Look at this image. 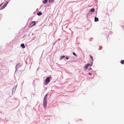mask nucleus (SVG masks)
<instances>
[{
    "label": "nucleus",
    "instance_id": "2eb2a0df",
    "mask_svg": "<svg viewBox=\"0 0 124 124\" xmlns=\"http://www.w3.org/2000/svg\"><path fill=\"white\" fill-rule=\"evenodd\" d=\"M92 14V13L90 12V11H89L88 13L87 14V16H89L91 15V14Z\"/></svg>",
    "mask_w": 124,
    "mask_h": 124
},
{
    "label": "nucleus",
    "instance_id": "20e7f679",
    "mask_svg": "<svg viewBox=\"0 0 124 124\" xmlns=\"http://www.w3.org/2000/svg\"><path fill=\"white\" fill-rule=\"evenodd\" d=\"M47 105V100H43V106L44 107L46 108V107Z\"/></svg>",
    "mask_w": 124,
    "mask_h": 124
},
{
    "label": "nucleus",
    "instance_id": "aec40b11",
    "mask_svg": "<svg viewBox=\"0 0 124 124\" xmlns=\"http://www.w3.org/2000/svg\"><path fill=\"white\" fill-rule=\"evenodd\" d=\"M73 54L75 56H77V54L74 52H73Z\"/></svg>",
    "mask_w": 124,
    "mask_h": 124
},
{
    "label": "nucleus",
    "instance_id": "e433bc0d",
    "mask_svg": "<svg viewBox=\"0 0 124 124\" xmlns=\"http://www.w3.org/2000/svg\"><path fill=\"white\" fill-rule=\"evenodd\" d=\"M0 113H2V112H1V111H0Z\"/></svg>",
    "mask_w": 124,
    "mask_h": 124
},
{
    "label": "nucleus",
    "instance_id": "a878e982",
    "mask_svg": "<svg viewBox=\"0 0 124 124\" xmlns=\"http://www.w3.org/2000/svg\"><path fill=\"white\" fill-rule=\"evenodd\" d=\"M102 47L101 46H100L99 47V49L100 50H101L102 49Z\"/></svg>",
    "mask_w": 124,
    "mask_h": 124
},
{
    "label": "nucleus",
    "instance_id": "6e6552de",
    "mask_svg": "<svg viewBox=\"0 0 124 124\" xmlns=\"http://www.w3.org/2000/svg\"><path fill=\"white\" fill-rule=\"evenodd\" d=\"M37 15L38 16H40L42 14V12L41 11H38L37 13Z\"/></svg>",
    "mask_w": 124,
    "mask_h": 124
},
{
    "label": "nucleus",
    "instance_id": "f257e3e1",
    "mask_svg": "<svg viewBox=\"0 0 124 124\" xmlns=\"http://www.w3.org/2000/svg\"><path fill=\"white\" fill-rule=\"evenodd\" d=\"M52 78L50 77H47L44 82V85H48L50 81V79Z\"/></svg>",
    "mask_w": 124,
    "mask_h": 124
},
{
    "label": "nucleus",
    "instance_id": "412c9836",
    "mask_svg": "<svg viewBox=\"0 0 124 124\" xmlns=\"http://www.w3.org/2000/svg\"><path fill=\"white\" fill-rule=\"evenodd\" d=\"M54 1V0H49L48 2L49 3H51L53 2Z\"/></svg>",
    "mask_w": 124,
    "mask_h": 124
},
{
    "label": "nucleus",
    "instance_id": "9b49d317",
    "mask_svg": "<svg viewBox=\"0 0 124 124\" xmlns=\"http://www.w3.org/2000/svg\"><path fill=\"white\" fill-rule=\"evenodd\" d=\"M36 22L35 21H33L31 23V24H32V26H33L36 24Z\"/></svg>",
    "mask_w": 124,
    "mask_h": 124
},
{
    "label": "nucleus",
    "instance_id": "39448f33",
    "mask_svg": "<svg viewBox=\"0 0 124 124\" xmlns=\"http://www.w3.org/2000/svg\"><path fill=\"white\" fill-rule=\"evenodd\" d=\"M8 3V1L6 2L1 8L0 10L3 9L7 5Z\"/></svg>",
    "mask_w": 124,
    "mask_h": 124
},
{
    "label": "nucleus",
    "instance_id": "cd10ccee",
    "mask_svg": "<svg viewBox=\"0 0 124 124\" xmlns=\"http://www.w3.org/2000/svg\"><path fill=\"white\" fill-rule=\"evenodd\" d=\"M92 70V69L91 68H89L88 69V70H89L88 71H90V70Z\"/></svg>",
    "mask_w": 124,
    "mask_h": 124
},
{
    "label": "nucleus",
    "instance_id": "f3484780",
    "mask_svg": "<svg viewBox=\"0 0 124 124\" xmlns=\"http://www.w3.org/2000/svg\"><path fill=\"white\" fill-rule=\"evenodd\" d=\"M65 57V56L64 55H63L61 56L60 57V59L62 60L63 58H64Z\"/></svg>",
    "mask_w": 124,
    "mask_h": 124
},
{
    "label": "nucleus",
    "instance_id": "72a5a7b5",
    "mask_svg": "<svg viewBox=\"0 0 124 124\" xmlns=\"http://www.w3.org/2000/svg\"><path fill=\"white\" fill-rule=\"evenodd\" d=\"M93 70H92V71H91V73H92L93 72Z\"/></svg>",
    "mask_w": 124,
    "mask_h": 124
},
{
    "label": "nucleus",
    "instance_id": "7ed1b4c3",
    "mask_svg": "<svg viewBox=\"0 0 124 124\" xmlns=\"http://www.w3.org/2000/svg\"><path fill=\"white\" fill-rule=\"evenodd\" d=\"M22 66V64H21L20 63H17L16 66V70L15 72V73L17 70L19 68Z\"/></svg>",
    "mask_w": 124,
    "mask_h": 124
},
{
    "label": "nucleus",
    "instance_id": "79ce46f5",
    "mask_svg": "<svg viewBox=\"0 0 124 124\" xmlns=\"http://www.w3.org/2000/svg\"><path fill=\"white\" fill-rule=\"evenodd\" d=\"M76 122H77V121H77V120H76Z\"/></svg>",
    "mask_w": 124,
    "mask_h": 124
},
{
    "label": "nucleus",
    "instance_id": "7c9ffc66",
    "mask_svg": "<svg viewBox=\"0 0 124 124\" xmlns=\"http://www.w3.org/2000/svg\"><path fill=\"white\" fill-rule=\"evenodd\" d=\"M0 120L1 121H2L3 119L1 118H0Z\"/></svg>",
    "mask_w": 124,
    "mask_h": 124
},
{
    "label": "nucleus",
    "instance_id": "f8f14e48",
    "mask_svg": "<svg viewBox=\"0 0 124 124\" xmlns=\"http://www.w3.org/2000/svg\"><path fill=\"white\" fill-rule=\"evenodd\" d=\"M99 21L98 18L95 17L94 18V21L95 22H98Z\"/></svg>",
    "mask_w": 124,
    "mask_h": 124
},
{
    "label": "nucleus",
    "instance_id": "ddd939ff",
    "mask_svg": "<svg viewBox=\"0 0 124 124\" xmlns=\"http://www.w3.org/2000/svg\"><path fill=\"white\" fill-rule=\"evenodd\" d=\"M69 56L67 55L65 56V59H64V60H67L69 59Z\"/></svg>",
    "mask_w": 124,
    "mask_h": 124
},
{
    "label": "nucleus",
    "instance_id": "1a4fd4ad",
    "mask_svg": "<svg viewBox=\"0 0 124 124\" xmlns=\"http://www.w3.org/2000/svg\"><path fill=\"white\" fill-rule=\"evenodd\" d=\"M95 10L94 8H92L90 10V12H91V13H93L95 12Z\"/></svg>",
    "mask_w": 124,
    "mask_h": 124
},
{
    "label": "nucleus",
    "instance_id": "58836bf2",
    "mask_svg": "<svg viewBox=\"0 0 124 124\" xmlns=\"http://www.w3.org/2000/svg\"><path fill=\"white\" fill-rule=\"evenodd\" d=\"M11 62H12V61H10Z\"/></svg>",
    "mask_w": 124,
    "mask_h": 124
},
{
    "label": "nucleus",
    "instance_id": "dca6fc26",
    "mask_svg": "<svg viewBox=\"0 0 124 124\" xmlns=\"http://www.w3.org/2000/svg\"><path fill=\"white\" fill-rule=\"evenodd\" d=\"M48 1V0H44L43 1V2L44 4L46 3Z\"/></svg>",
    "mask_w": 124,
    "mask_h": 124
},
{
    "label": "nucleus",
    "instance_id": "2f4dec72",
    "mask_svg": "<svg viewBox=\"0 0 124 124\" xmlns=\"http://www.w3.org/2000/svg\"><path fill=\"white\" fill-rule=\"evenodd\" d=\"M106 37H107V39H108V36H107Z\"/></svg>",
    "mask_w": 124,
    "mask_h": 124
},
{
    "label": "nucleus",
    "instance_id": "a19ab883",
    "mask_svg": "<svg viewBox=\"0 0 124 124\" xmlns=\"http://www.w3.org/2000/svg\"><path fill=\"white\" fill-rule=\"evenodd\" d=\"M37 102H39V101H37Z\"/></svg>",
    "mask_w": 124,
    "mask_h": 124
},
{
    "label": "nucleus",
    "instance_id": "bb28decb",
    "mask_svg": "<svg viewBox=\"0 0 124 124\" xmlns=\"http://www.w3.org/2000/svg\"><path fill=\"white\" fill-rule=\"evenodd\" d=\"M3 3H4V2L2 3H1L0 4V7L2 5V4H3Z\"/></svg>",
    "mask_w": 124,
    "mask_h": 124
},
{
    "label": "nucleus",
    "instance_id": "5701e85b",
    "mask_svg": "<svg viewBox=\"0 0 124 124\" xmlns=\"http://www.w3.org/2000/svg\"><path fill=\"white\" fill-rule=\"evenodd\" d=\"M93 63V62H92L91 63V64H90V65L89 66H90V67H91L92 66V65Z\"/></svg>",
    "mask_w": 124,
    "mask_h": 124
},
{
    "label": "nucleus",
    "instance_id": "4468645a",
    "mask_svg": "<svg viewBox=\"0 0 124 124\" xmlns=\"http://www.w3.org/2000/svg\"><path fill=\"white\" fill-rule=\"evenodd\" d=\"M47 95H48V93H47L45 95V96L44 97V100H47Z\"/></svg>",
    "mask_w": 124,
    "mask_h": 124
},
{
    "label": "nucleus",
    "instance_id": "c85d7f7f",
    "mask_svg": "<svg viewBox=\"0 0 124 124\" xmlns=\"http://www.w3.org/2000/svg\"><path fill=\"white\" fill-rule=\"evenodd\" d=\"M25 36H26V34H25L24 35V36H23V37L22 38H24V37Z\"/></svg>",
    "mask_w": 124,
    "mask_h": 124
},
{
    "label": "nucleus",
    "instance_id": "423d86ee",
    "mask_svg": "<svg viewBox=\"0 0 124 124\" xmlns=\"http://www.w3.org/2000/svg\"><path fill=\"white\" fill-rule=\"evenodd\" d=\"M90 65V64L89 63H88L87 64H86L84 67V69H85V70H87L88 67Z\"/></svg>",
    "mask_w": 124,
    "mask_h": 124
},
{
    "label": "nucleus",
    "instance_id": "4c0bfd02",
    "mask_svg": "<svg viewBox=\"0 0 124 124\" xmlns=\"http://www.w3.org/2000/svg\"><path fill=\"white\" fill-rule=\"evenodd\" d=\"M79 120H79L81 121V120Z\"/></svg>",
    "mask_w": 124,
    "mask_h": 124
},
{
    "label": "nucleus",
    "instance_id": "393cba45",
    "mask_svg": "<svg viewBox=\"0 0 124 124\" xmlns=\"http://www.w3.org/2000/svg\"><path fill=\"white\" fill-rule=\"evenodd\" d=\"M88 74L90 76H91L92 75V74L90 72H89L88 73Z\"/></svg>",
    "mask_w": 124,
    "mask_h": 124
},
{
    "label": "nucleus",
    "instance_id": "9d476101",
    "mask_svg": "<svg viewBox=\"0 0 124 124\" xmlns=\"http://www.w3.org/2000/svg\"><path fill=\"white\" fill-rule=\"evenodd\" d=\"M20 46L23 49H24L25 48V46L24 44H21L20 45Z\"/></svg>",
    "mask_w": 124,
    "mask_h": 124
},
{
    "label": "nucleus",
    "instance_id": "473e14b6",
    "mask_svg": "<svg viewBox=\"0 0 124 124\" xmlns=\"http://www.w3.org/2000/svg\"><path fill=\"white\" fill-rule=\"evenodd\" d=\"M35 124H38V123L37 122H36L35 123Z\"/></svg>",
    "mask_w": 124,
    "mask_h": 124
},
{
    "label": "nucleus",
    "instance_id": "37998d69",
    "mask_svg": "<svg viewBox=\"0 0 124 124\" xmlns=\"http://www.w3.org/2000/svg\"><path fill=\"white\" fill-rule=\"evenodd\" d=\"M33 40V39H32V40Z\"/></svg>",
    "mask_w": 124,
    "mask_h": 124
},
{
    "label": "nucleus",
    "instance_id": "c756f323",
    "mask_svg": "<svg viewBox=\"0 0 124 124\" xmlns=\"http://www.w3.org/2000/svg\"><path fill=\"white\" fill-rule=\"evenodd\" d=\"M121 26V27H122V28H123H123H124V26L122 25V26Z\"/></svg>",
    "mask_w": 124,
    "mask_h": 124
},
{
    "label": "nucleus",
    "instance_id": "6ab92c4d",
    "mask_svg": "<svg viewBox=\"0 0 124 124\" xmlns=\"http://www.w3.org/2000/svg\"><path fill=\"white\" fill-rule=\"evenodd\" d=\"M120 63L122 64H124V60H121L120 61Z\"/></svg>",
    "mask_w": 124,
    "mask_h": 124
},
{
    "label": "nucleus",
    "instance_id": "4be33fe9",
    "mask_svg": "<svg viewBox=\"0 0 124 124\" xmlns=\"http://www.w3.org/2000/svg\"><path fill=\"white\" fill-rule=\"evenodd\" d=\"M32 25V24H31V23L29 25V27L30 28H31L33 26Z\"/></svg>",
    "mask_w": 124,
    "mask_h": 124
},
{
    "label": "nucleus",
    "instance_id": "0eeeda50",
    "mask_svg": "<svg viewBox=\"0 0 124 124\" xmlns=\"http://www.w3.org/2000/svg\"><path fill=\"white\" fill-rule=\"evenodd\" d=\"M17 86V85H16V86H13V88L12 89V94L13 93H15V92L16 90Z\"/></svg>",
    "mask_w": 124,
    "mask_h": 124
},
{
    "label": "nucleus",
    "instance_id": "c9c22d12",
    "mask_svg": "<svg viewBox=\"0 0 124 124\" xmlns=\"http://www.w3.org/2000/svg\"><path fill=\"white\" fill-rule=\"evenodd\" d=\"M42 7V5H41L40 6V8H41V7Z\"/></svg>",
    "mask_w": 124,
    "mask_h": 124
},
{
    "label": "nucleus",
    "instance_id": "b1692460",
    "mask_svg": "<svg viewBox=\"0 0 124 124\" xmlns=\"http://www.w3.org/2000/svg\"><path fill=\"white\" fill-rule=\"evenodd\" d=\"M93 39V38H91L89 40V41H91L92 40V39Z\"/></svg>",
    "mask_w": 124,
    "mask_h": 124
},
{
    "label": "nucleus",
    "instance_id": "ea45409f",
    "mask_svg": "<svg viewBox=\"0 0 124 124\" xmlns=\"http://www.w3.org/2000/svg\"><path fill=\"white\" fill-rule=\"evenodd\" d=\"M10 0H8V1H9Z\"/></svg>",
    "mask_w": 124,
    "mask_h": 124
},
{
    "label": "nucleus",
    "instance_id": "f03ea898",
    "mask_svg": "<svg viewBox=\"0 0 124 124\" xmlns=\"http://www.w3.org/2000/svg\"><path fill=\"white\" fill-rule=\"evenodd\" d=\"M105 31L103 33V34L105 35H108L109 34H111L112 33V32L111 31H109V30L108 29H107L106 28L104 29Z\"/></svg>",
    "mask_w": 124,
    "mask_h": 124
},
{
    "label": "nucleus",
    "instance_id": "a211bd4d",
    "mask_svg": "<svg viewBox=\"0 0 124 124\" xmlns=\"http://www.w3.org/2000/svg\"><path fill=\"white\" fill-rule=\"evenodd\" d=\"M89 56L90 57V58L91 59V60L93 61L92 62H93V56L90 55H89Z\"/></svg>",
    "mask_w": 124,
    "mask_h": 124
},
{
    "label": "nucleus",
    "instance_id": "f704fd0d",
    "mask_svg": "<svg viewBox=\"0 0 124 124\" xmlns=\"http://www.w3.org/2000/svg\"><path fill=\"white\" fill-rule=\"evenodd\" d=\"M32 35H34V33H32Z\"/></svg>",
    "mask_w": 124,
    "mask_h": 124
}]
</instances>
